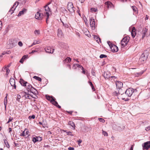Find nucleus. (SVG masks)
<instances>
[{"label":"nucleus","mask_w":150,"mask_h":150,"mask_svg":"<svg viewBox=\"0 0 150 150\" xmlns=\"http://www.w3.org/2000/svg\"><path fill=\"white\" fill-rule=\"evenodd\" d=\"M148 29L146 28H142L141 25H140L138 28V33L139 35L142 36V38L143 39L145 37L146 33L147 32Z\"/></svg>","instance_id":"nucleus-1"},{"label":"nucleus","mask_w":150,"mask_h":150,"mask_svg":"<svg viewBox=\"0 0 150 150\" xmlns=\"http://www.w3.org/2000/svg\"><path fill=\"white\" fill-rule=\"evenodd\" d=\"M129 40V38L127 36L123 38L121 41V44L122 46L123 47L127 45Z\"/></svg>","instance_id":"nucleus-2"},{"label":"nucleus","mask_w":150,"mask_h":150,"mask_svg":"<svg viewBox=\"0 0 150 150\" xmlns=\"http://www.w3.org/2000/svg\"><path fill=\"white\" fill-rule=\"evenodd\" d=\"M54 4V3L52 1L48 2L46 5L44 6V7L45 8V9H46L47 8L48 9H51V8L57 9V8L55 5L53 6V8L52 7V5H53Z\"/></svg>","instance_id":"nucleus-3"},{"label":"nucleus","mask_w":150,"mask_h":150,"mask_svg":"<svg viewBox=\"0 0 150 150\" xmlns=\"http://www.w3.org/2000/svg\"><path fill=\"white\" fill-rule=\"evenodd\" d=\"M148 54L146 51L144 52L141 55L139 59V61L141 62L145 61L148 57Z\"/></svg>","instance_id":"nucleus-4"},{"label":"nucleus","mask_w":150,"mask_h":150,"mask_svg":"<svg viewBox=\"0 0 150 150\" xmlns=\"http://www.w3.org/2000/svg\"><path fill=\"white\" fill-rule=\"evenodd\" d=\"M134 92V90L132 88H129L127 89L125 92V94H126L127 97H131Z\"/></svg>","instance_id":"nucleus-5"},{"label":"nucleus","mask_w":150,"mask_h":150,"mask_svg":"<svg viewBox=\"0 0 150 150\" xmlns=\"http://www.w3.org/2000/svg\"><path fill=\"white\" fill-rule=\"evenodd\" d=\"M28 129L25 128V130L20 134L21 136H23L25 137V138L28 137L30 135Z\"/></svg>","instance_id":"nucleus-6"},{"label":"nucleus","mask_w":150,"mask_h":150,"mask_svg":"<svg viewBox=\"0 0 150 150\" xmlns=\"http://www.w3.org/2000/svg\"><path fill=\"white\" fill-rule=\"evenodd\" d=\"M143 149H148L150 147V141L145 142L142 145Z\"/></svg>","instance_id":"nucleus-7"},{"label":"nucleus","mask_w":150,"mask_h":150,"mask_svg":"<svg viewBox=\"0 0 150 150\" xmlns=\"http://www.w3.org/2000/svg\"><path fill=\"white\" fill-rule=\"evenodd\" d=\"M45 10L46 11V10ZM47 10H46L47 11L44 13V16L46 18V22L47 23V21L49 20V16H50L52 15L51 13H49L47 12ZM48 10V11H50V12H51V11H50V10Z\"/></svg>","instance_id":"nucleus-8"},{"label":"nucleus","mask_w":150,"mask_h":150,"mask_svg":"<svg viewBox=\"0 0 150 150\" xmlns=\"http://www.w3.org/2000/svg\"><path fill=\"white\" fill-rule=\"evenodd\" d=\"M11 86L13 87V88L16 89V85L15 80L13 78H11L9 80Z\"/></svg>","instance_id":"nucleus-9"},{"label":"nucleus","mask_w":150,"mask_h":150,"mask_svg":"<svg viewBox=\"0 0 150 150\" xmlns=\"http://www.w3.org/2000/svg\"><path fill=\"white\" fill-rule=\"evenodd\" d=\"M105 6L108 9H114V6L110 1H107L105 3Z\"/></svg>","instance_id":"nucleus-10"},{"label":"nucleus","mask_w":150,"mask_h":150,"mask_svg":"<svg viewBox=\"0 0 150 150\" xmlns=\"http://www.w3.org/2000/svg\"><path fill=\"white\" fill-rule=\"evenodd\" d=\"M43 14L38 12L35 14V18L37 19L41 20L43 18Z\"/></svg>","instance_id":"nucleus-11"},{"label":"nucleus","mask_w":150,"mask_h":150,"mask_svg":"<svg viewBox=\"0 0 150 150\" xmlns=\"http://www.w3.org/2000/svg\"><path fill=\"white\" fill-rule=\"evenodd\" d=\"M45 49L46 52L51 54L53 53L54 50V49L52 48L50 46L47 47Z\"/></svg>","instance_id":"nucleus-12"},{"label":"nucleus","mask_w":150,"mask_h":150,"mask_svg":"<svg viewBox=\"0 0 150 150\" xmlns=\"http://www.w3.org/2000/svg\"><path fill=\"white\" fill-rule=\"evenodd\" d=\"M90 23L91 27L92 29L95 28V23L93 18H91L90 19Z\"/></svg>","instance_id":"nucleus-13"},{"label":"nucleus","mask_w":150,"mask_h":150,"mask_svg":"<svg viewBox=\"0 0 150 150\" xmlns=\"http://www.w3.org/2000/svg\"><path fill=\"white\" fill-rule=\"evenodd\" d=\"M111 51L113 52H116L118 50V48L117 46L114 45H111L110 46Z\"/></svg>","instance_id":"nucleus-14"},{"label":"nucleus","mask_w":150,"mask_h":150,"mask_svg":"<svg viewBox=\"0 0 150 150\" xmlns=\"http://www.w3.org/2000/svg\"><path fill=\"white\" fill-rule=\"evenodd\" d=\"M131 35L132 36L133 38H134L135 36L137 35V37H138V33H136V29L134 27H133L132 28V31L131 32Z\"/></svg>","instance_id":"nucleus-15"},{"label":"nucleus","mask_w":150,"mask_h":150,"mask_svg":"<svg viewBox=\"0 0 150 150\" xmlns=\"http://www.w3.org/2000/svg\"><path fill=\"white\" fill-rule=\"evenodd\" d=\"M104 77L105 79H109L110 76V73L108 71L104 72L103 74Z\"/></svg>","instance_id":"nucleus-16"},{"label":"nucleus","mask_w":150,"mask_h":150,"mask_svg":"<svg viewBox=\"0 0 150 150\" xmlns=\"http://www.w3.org/2000/svg\"><path fill=\"white\" fill-rule=\"evenodd\" d=\"M115 84L116 86V87L117 89L121 88L122 87L123 83L122 82L120 81H117L115 82Z\"/></svg>","instance_id":"nucleus-17"},{"label":"nucleus","mask_w":150,"mask_h":150,"mask_svg":"<svg viewBox=\"0 0 150 150\" xmlns=\"http://www.w3.org/2000/svg\"><path fill=\"white\" fill-rule=\"evenodd\" d=\"M42 140V138L40 137H33V141L34 143L38 141L40 142Z\"/></svg>","instance_id":"nucleus-18"},{"label":"nucleus","mask_w":150,"mask_h":150,"mask_svg":"<svg viewBox=\"0 0 150 150\" xmlns=\"http://www.w3.org/2000/svg\"><path fill=\"white\" fill-rule=\"evenodd\" d=\"M122 89L121 88H119V89H117V91H116L115 92H114V94L115 95H116L117 96L119 95H122V94H123Z\"/></svg>","instance_id":"nucleus-19"},{"label":"nucleus","mask_w":150,"mask_h":150,"mask_svg":"<svg viewBox=\"0 0 150 150\" xmlns=\"http://www.w3.org/2000/svg\"><path fill=\"white\" fill-rule=\"evenodd\" d=\"M120 97L122 100H125V101L128 100L129 99L127 98L128 97H127L126 94H125V93H123V94H122V95L120 96Z\"/></svg>","instance_id":"nucleus-20"},{"label":"nucleus","mask_w":150,"mask_h":150,"mask_svg":"<svg viewBox=\"0 0 150 150\" xmlns=\"http://www.w3.org/2000/svg\"><path fill=\"white\" fill-rule=\"evenodd\" d=\"M19 82L21 85L23 86H26V84H29L27 81H25L22 79H20Z\"/></svg>","instance_id":"nucleus-21"},{"label":"nucleus","mask_w":150,"mask_h":150,"mask_svg":"<svg viewBox=\"0 0 150 150\" xmlns=\"http://www.w3.org/2000/svg\"><path fill=\"white\" fill-rule=\"evenodd\" d=\"M16 45L15 43L13 41H11L10 42L9 44L8 45L7 47L8 48H11L13 47Z\"/></svg>","instance_id":"nucleus-22"},{"label":"nucleus","mask_w":150,"mask_h":150,"mask_svg":"<svg viewBox=\"0 0 150 150\" xmlns=\"http://www.w3.org/2000/svg\"><path fill=\"white\" fill-rule=\"evenodd\" d=\"M28 91H29L28 90ZM29 91L34 95H37L38 93V91L33 87L31 89H30Z\"/></svg>","instance_id":"nucleus-23"},{"label":"nucleus","mask_w":150,"mask_h":150,"mask_svg":"<svg viewBox=\"0 0 150 150\" xmlns=\"http://www.w3.org/2000/svg\"><path fill=\"white\" fill-rule=\"evenodd\" d=\"M67 7L68 9H71L73 8L74 7L72 3L71 2H68Z\"/></svg>","instance_id":"nucleus-24"},{"label":"nucleus","mask_w":150,"mask_h":150,"mask_svg":"<svg viewBox=\"0 0 150 150\" xmlns=\"http://www.w3.org/2000/svg\"><path fill=\"white\" fill-rule=\"evenodd\" d=\"M47 99L51 102V101H54V98L52 96H49L46 95V96Z\"/></svg>","instance_id":"nucleus-25"},{"label":"nucleus","mask_w":150,"mask_h":150,"mask_svg":"<svg viewBox=\"0 0 150 150\" xmlns=\"http://www.w3.org/2000/svg\"><path fill=\"white\" fill-rule=\"evenodd\" d=\"M117 77L115 76H110L109 80L111 81L112 82L113 81L115 82L117 81Z\"/></svg>","instance_id":"nucleus-26"},{"label":"nucleus","mask_w":150,"mask_h":150,"mask_svg":"<svg viewBox=\"0 0 150 150\" xmlns=\"http://www.w3.org/2000/svg\"><path fill=\"white\" fill-rule=\"evenodd\" d=\"M94 38L96 41L98 43L101 42V39L97 35H94Z\"/></svg>","instance_id":"nucleus-27"},{"label":"nucleus","mask_w":150,"mask_h":150,"mask_svg":"<svg viewBox=\"0 0 150 150\" xmlns=\"http://www.w3.org/2000/svg\"><path fill=\"white\" fill-rule=\"evenodd\" d=\"M68 124L69 125L71 126L72 127V129H74L75 128V125L74 122L72 121H70L69 122Z\"/></svg>","instance_id":"nucleus-28"},{"label":"nucleus","mask_w":150,"mask_h":150,"mask_svg":"<svg viewBox=\"0 0 150 150\" xmlns=\"http://www.w3.org/2000/svg\"><path fill=\"white\" fill-rule=\"evenodd\" d=\"M71 61V59L69 57H67L64 61V63H68L70 62Z\"/></svg>","instance_id":"nucleus-29"},{"label":"nucleus","mask_w":150,"mask_h":150,"mask_svg":"<svg viewBox=\"0 0 150 150\" xmlns=\"http://www.w3.org/2000/svg\"><path fill=\"white\" fill-rule=\"evenodd\" d=\"M7 95H8V94H7V93H6V96L5 97L4 99V104L5 105V108H6V105L7 103Z\"/></svg>","instance_id":"nucleus-30"},{"label":"nucleus","mask_w":150,"mask_h":150,"mask_svg":"<svg viewBox=\"0 0 150 150\" xmlns=\"http://www.w3.org/2000/svg\"><path fill=\"white\" fill-rule=\"evenodd\" d=\"M19 4V2H18V1L16 2L12 8H11L10 9H12V8H13V9H16V8Z\"/></svg>","instance_id":"nucleus-31"},{"label":"nucleus","mask_w":150,"mask_h":150,"mask_svg":"<svg viewBox=\"0 0 150 150\" xmlns=\"http://www.w3.org/2000/svg\"><path fill=\"white\" fill-rule=\"evenodd\" d=\"M26 10H22V11L19 12L18 14V16L20 17L21 16L23 15L24 13L25 12Z\"/></svg>","instance_id":"nucleus-32"},{"label":"nucleus","mask_w":150,"mask_h":150,"mask_svg":"<svg viewBox=\"0 0 150 150\" xmlns=\"http://www.w3.org/2000/svg\"><path fill=\"white\" fill-rule=\"evenodd\" d=\"M144 71H142L141 72H140L136 73L135 74V76H137V77H138V76H140L142 74H143V73H144Z\"/></svg>","instance_id":"nucleus-33"},{"label":"nucleus","mask_w":150,"mask_h":150,"mask_svg":"<svg viewBox=\"0 0 150 150\" xmlns=\"http://www.w3.org/2000/svg\"><path fill=\"white\" fill-rule=\"evenodd\" d=\"M4 69H6V74L8 75L10 71V70L7 67H3L2 69V70L3 71H4Z\"/></svg>","instance_id":"nucleus-34"},{"label":"nucleus","mask_w":150,"mask_h":150,"mask_svg":"<svg viewBox=\"0 0 150 150\" xmlns=\"http://www.w3.org/2000/svg\"><path fill=\"white\" fill-rule=\"evenodd\" d=\"M22 97L24 98L25 99H26L27 98L29 99H31L30 98V94H29V95L26 94L25 95H23L22 96Z\"/></svg>","instance_id":"nucleus-35"},{"label":"nucleus","mask_w":150,"mask_h":150,"mask_svg":"<svg viewBox=\"0 0 150 150\" xmlns=\"http://www.w3.org/2000/svg\"><path fill=\"white\" fill-rule=\"evenodd\" d=\"M26 1V0H18V2H19V4H25Z\"/></svg>","instance_id":"nucleus-36"},{"label":"nucleus","mask_w":150,"mask_h":150,"mask_svg":"<svg viewBox=\"0 0 150 150\" xmlns=\"http://www.w3.org/2000/svg\"><path fill=\"white\" fill-rule=\"evenodd\" d=\"M58 33L57 35L59 37H61L62 36V31L60 29H58Z\"/></svg>","instance_id":"nucleus-37"},{"label":"nucleus","mask_w":150,"mask_h":150,"mask_svg":"<svg viewBox=\"0 0 150 150\" xmlns=\"http://www.w3.org/2000/svg\"><path fill=\"white\" fill-rule=\"evenodd\" d=\"M4 143L5 144L6 146L8 148H9L10 147V146L8 144V141L6 139H4Z\"/></svg>","instance_id":"nucleus-38"},{"label":"nucleus","mask_w":150,"mask_h":150,"mask_svg":"<svg viewBox=\"0 0 150 150\" xmlns=\"http://www.w3.org/2000/svg\"><path fill=\"white\" fill-rule=\"evenodd\" d=\"M88 83L89 84L92 88V89L93 91H94L95 90V89L94 87V86L92 83L91 81H89Z\"/></svg>","instance_id":"nucleus-39"},{"label":"nucleus","mask_w":150,"mask_h":150,"mask_svg":"<svg viewBox=\"0 0 150 150\" xmlns=\"http://www.w3.org/2000/svg\"><path fill=\"white\" fill-rule=\"evenodd\" d=\"M33 78L40 81H41L42 80V79L41 78L36 76H34Z\"/></svg>","instance_id":"nucleus-40"},{"label":"nucleus","mask_w":150,"mask_h":150,"mask_svg":"<svg viewBox=\"0 0 150 150\" xmlns=\"http://www.w3.org/2000/svg\"><path fill=\"white\" fill-rule=\"evenodd\" d=\"M55 99L54 98V101H51V102L52 104L54 105L57 106L58 105V103L56 101H55Z\"/></svg>","instance_id":"nucleus-41"},{"label":"nucleus","mask_w":150,"mask_h":150,"mask_svg":"<svg viewBox=\"0 0 150 150\" xmlns=\"http://www.w3.org/2000/svg\"><path fill=\"white\" fill-rule=\"evenodd\" d=\"M34 33L36 35H38L40 34V30H36L34 31Z\"/></svg>","instance_id":"nucleus-42"},{"label":"nucleus","mask_w":150,"mask_h":150,"mask_svg":"<svg viewBox=\"0 0 150 150\" xmlns=\"http://www.w3.org/2000/svg\"><path fill=\"white\" fill-rule=\"evenodd\" d=\"M11 53V51L10 50L7 51H4L2 53V55H4L6 54H8Z\"/></svg>","instance_id":"nucleus-43"},{"label":"nucleus","mask_w":150,"mask_h":150,"mask_svg":"<svg viewBox=\"0 0 150 150\" xmlns=\"http://www.w3.org/2000/svg\"><path fill=\"white\" fill-rule=\"evenodd\" d=\"M40 42H39V41L34 40L32 44L30 46L31 47L33 45H35L36 44H39Z\"/></svg>","instance_id":"nucleus-44"},{"label":"nucleus","mask_w":150,"mask_h":150,"mask_svg":"<svg viewBox=\"0 0 150 150\" xmlns=\"http://www.w3.org/2000/svg\"><path fill=\"white\" fill-rule=\"evenodd\" d=\"M33 86L31 85L29 83L28 84L27 88L29 90L28 91H29L30 89H31L32 88H33Z\"/></svg>","instance_id":"nucleus-45"},{"label":"nucleus","mask_w":150,"mask_h":150,"mask_svg":"<svg viewBox=\"0 0 150 150\" xmlns=\"http://www.w3.org/2000/svg\"><path fill=\"white\" fill-rule=\"evenodd\" d=\"M91 74L93 76L95 75V68H93L91 70Z\"/></svg>","instance_id":"nucleus-46"},{"label":"nucleus","mask_w":150,"mask_h":150,"mask_svg":"<svg viewBox=\"0 0 150 150\" xmlns=\"http://www.w3.org/2000/svg\"><path fill=\"white\" fill-rule=\"evenodd\" d=\"M17 98L16 99V100L18 102H20V99L21 98V96L19 94H17Z\"/></svg>","instance_id":"nucleus-47"},{"label":"nucleus","mask_w":150,"mask_h":150,"mask_svg":"<svg viewBox=\"0 0 150 150\" xmlns=\"http://www.w3.org/2000/svg\"><path fill=\"white\" fill-rule=\"evenodd\" d=\"M102 133L105 136H108V134L107 132L105 131H103V130H102Z\"/></svg>","instance_id":"nucleus-48"},{"label":"nucleus","mask_w":150,"mask_h":150,"mask_svg":"<svg viewBox=\"0 0 150 150\" xmlns=\"http://www.w3.org/2000/svg\"><path fill=\"white\" fill-rule=\"evenodd\" d=\"M107 56L106 55L102 54H101L100 56V58H105L107 57Z\"/></svg>","instance_id":"nucleus-49"},{"label":"nucleus","mask_w":150,"mask_h":150,"mask_svg":"<svg viewBox=\"0 0 150 150\" xmlns=\"http://www.w3.org/2000/svg\"><path fill=\"white\" fill-rule=\"evenodd\" d=\"M35 115H32V116H30L29 117V119H31V118H32L33 119H35Z\"/></svg>","instance_id":"nucleus-50"},{"label":"nucleus","mask_w":150,"mask_h":150,"mask_svg":"<svg viewBox=\"0 0 150 150\" xmlns=\"http://www.w3.org/2000/svg\"><path fill=\"white\" fill-rule=\"evenodd\" d=\"M98 120L100 122H101L103 123H104L105 122V120H104L102 118H99Z\"/></svg>","instance_id":"nucleus-51"},{"label":"nucleus","mask_w":150,"mask_h":150,"mask_svg":"<svg viewBox=\"0 0 150 150\" xmlns=\"http://www.w3.org/2000/svg\"><path fill=\"white\" fill-rule=\"evenodd\" d=\"M72 132H71L69 131L68 132H67V135H70L71 136H73L74 135L71 134Z\"/></svg>","instance_id":"nucleus-52"},{"label":"nucleus","mask_w":150,"mask_h":150,"mask_svg":"<svg viewBox=\"0 0 150 150\" xmlns=\"http://www.w3.org/2000/svg\"><path fill=\"white\" fill-rule=\"evenodd\" d=\"M28 57V55H24L22 57V59L24 60L25 59L27 58Z\"/></svg>","instance_id":"nucleus-53"},{"label":"nucleus","mask_w":150,"mask_h":150,"mask_svg":"<svg viewBox=\"0 0 150 150\" xmlns=\"http://www.w3.org/2000/svg\"><path fill=\"white\" fill-rule=\"evenodd\" d=\"M15 10H9L8 13L11 14H12L13 12Z\"/></svg>","instance_id":"nucleus-54"},{"label":"nucleus","mask_w":150,"mask_h":150,"mask_svg":"<svg viewBox=\"0 0 150 150\" xmlns=\"http://www.w3.org/2000/svg\"><path fill=\"white\" fill-rule=\"evenodd\" d=\"M145 129L146 131H148L150 130V126L146 127Z\"/></svg>","instance_id":"nucleus-55"},{"label":"nucleus","mask_w":150,"mask_h":150,"mask_svg":"<svg viewBox=\"0 0 150 150\" xmlns=\"http://www.w3.org/2000/svg\"><path fill=\"white\" fill-rule=\"evenodd\" d=\"M38 52V50H33L31 52H30V54H32V53H34V52Z\"/></svg>","instance_id":"nucleus-56"},{"label":"nucleus","mask_w":150,"mask_h":150,"mask_svg":"<svg viewBox=\"0 0 150 150\" xmlns=\"http://www.w3.org/2000/svg\"><path fill=\"white\" fill-rule=\"evenodd\" d=\"M78 144L79 146L80 145V144L82 142V141L81 139H79L78 141Z\"/></svg>","instance_id":"nucleus-57"},{"label":"nucleus","mask_w":150,"mask_h":150,"mask_svg":"<svg viewBox=\"0 0 150 150\" xmlns=\"http://www.w3.org/2000/svg\"><path fill=\"white\" fill-rule=\"evenodd\" d=\"M40 47L39 46H36L35 48V50H38V51L40 49Z\"/></svg>","instance_id":"nucleus-58"},{"label":"nucleus","mask_w":150,"mask_h":150,"mask_svg":"<svg viewBox=\"0 0 150 150\" xmlns=\"http://www.w3.org/2000/svg\"><path fill=\"white\" fill-rule=\"evenodd\" d=\"M18 45L19 46L21 47V46H22L23 45V43L22 42H18Z\"/></svg>","instance_id":"nucleus-59"},{"label":"nucleus","mask_w":150,"mask_h":150,"mask_svg":"<svg viewBox=\"0 0 150 150\" xmlns=\"http://www.w3.org/2000/svg\"><path fill=\"white\" fill-rule=\"evenodd\" d=\"M35 95V96H33L32 95H30V96L34 98L37 99L38 98V96H36V95Z\"/></svg>","instance_id":"nucleus-60"},{"label":"nucleus","mask_w":150,"mask_h":150,"mask_svg":"<svg viewBox=\"0 0 150 150\" xmlns=\"http://www.w3.org/2000/svg\"><path fill=\"white\" fill-rule=\"evenodd\" d=\"M2 26V22L1 21H0V30L1 29Z\"/></svg>","instance_id":"nucleus-61"},{"label":"nucleus","mask_w":150,"mask_h":150,"mask_svg":"<svg viewBox=\"0 0 150 150\" xmlns=\"http://www.w3.org/2000/svg\"><path fill=\"white\" fill-rule=\"evenodd\" d=\"M13 119V117H10L8 119V122H10L12 121V120Z\"/></svg>","instance_id":"nucleus-62"},{"label":"nucleus","mask_w":150,"mask_h":150,"mask_svg":"<svg viewBox=\"0 0 150 150\" xmlns=\"http://www.w3.org/2000/svg\"><path fill=\"white\" fill-rule=\"evenodd\" d=\"M69 150H74V149L73 147H69L68 148Z\"/></svg>","instance_id":"nucleus-63"},{"label":"nucleus","mask_w":150,"mask_h":150,"mask_svg":"<svg viewBox=\"0 0 150 150\" xmlns=\"http://www.w3.org/2000/svg\"><path fill=\"white\" fill-rule=\"evenodd\" d=\"M77 67V64H74L73 67V68L74 69H75Z\"/></svg>","instance_id":"nucleus-64"}]
</instances>
